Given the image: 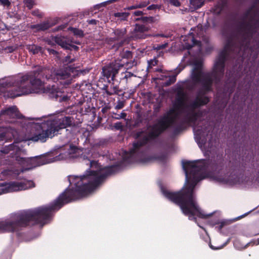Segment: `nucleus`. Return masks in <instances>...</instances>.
I'll list each match as a JSON object with an SVG mask.
<instances>
[{
  "label": "nucleus",
  "mask_w": 259,
  "mask_h": 259,
  "mask_svg": "<svg viewBox=\"0 0 259 259\" xmlns=\"http://www.w3.org/2000/svg\"><path fill=\"white\" fill-rule=\"evenodd\" d=\"M230 164L225 160L223 154H217L210 162L206 159L183 161V168L186 176L185 183L182 189L177 192H170L162 188L163 195L179 205L182 212L189 217V220L196 221L195 215L201 219H207L211 214H204L197 204L194 191L197 183L203 179L202 174L209 167L214 173V179L220 183L234 185L239 182L238 175H228L227 166Z\"/></svg>",
  "instance_id": "1"
},
{
  "label": "nucleus",
  "mask_w": 259,
  "mask_h": 259,
  "mask_svg": "<svg viewBox=\"0 0 259 259\" xmlns=\"http://www.w3.org/2000/svg\"><path fill=\"white\" fill-rule=\"evenodd\" d=\"M231 26L228 20H226L222 28V34L226 38L223 50L219 53L214 64L212 70L210 72L202 71V63L196 62L191 74L192 80L201 85V89L197 93L195 100L191 103L190 106L195 109L206 105L209 99L205 95L212 91V84L220 83L224 74L225 62L227 59L233 56V59L241 60L242 62L246 55H241L236 51V41L231 35H229Z\"/></svg>",
  "instance_id": "2"
},
{
  "label": "nucleus",
  "mask_w": 259,
  "mask_h": 259,
  "mask_svg": "<svg viewBox=\"0 0 259 259\" xmlns=\"http://www.w3.org/2000/svg\"><path fill=\"white\" fill-rule=\"evenodd\" d=\"M70 68L65 67L57 70H51L42 66H37L35 69L22 76L19 80L18 85L14 87L10 93L11 98H15L31 92V87L40 88L44 84V81L52 80L57 82L60 79L69 78Z\"/></svg>",
  "instance_id": "3"
},
{
  "label": "nucleus",
  "mask_w": 259,
  "mask_h": 259,
  "mask_svg": "<svg viewBox=\"0 0 259 259\" xmlns=\"http://www.w3.org/2000/svg\"><path fill=\"white\" fill-rule=\"evenodd\" d=\"M51 220V204L12 214L0 221V233L17 232L29 226L41 227Z\"/></svg>",
  "instance_id": "4"
},
{
  "label": "nucleus",
  "mask_w": 259,
  "mask_h": 259,
  "mask_svg": "<svg viewBox=\"0 0 259 259\" xmlns=\"http://www.w3.org/2000/svg\"><path fill=\"white\" fill-rule=\"evenodd\" d=\"M253 13V16H251L248 21L240 22L235 31L229 34L235 40L236 50L241 55H246V53L252 51L250 41L259 28V9Z\"/></svg>",
  "instance_id": "5"
},
{
  "label": "nucleus",
  "mask_w": 259,
  "mask_h": 259,
  "mask_svg": "<svg viewBox=\"0 0 259 259\" xmlns=\"http://www.w3.org/2000/svg\"><path fill=\"white\" fill-rule=\"evenodd\" d=\"M73 120V118L71 116L48 120L45 123L37 125V132L31 136L30 140L33 142L44 143L49 138H52L59 134L60 130L71 126Z\"/></svg>",
  "instance_id": "6"
},
{
  "label": "nucleus",
  "mask_w": 259,
  "mask_h": 259,
  "mask_svg": "<svg viewBox=\"0 0 259 259\" xmlns=\"http://www.w3.org/2000/svg\"><path fill=\"white\" fill-rule=\"evenodd\" d=\"M151 130L147 135L142 136L145 131H142L137 132L136 138L138 139L137 142H134L133 147L130 149L128 151H125L123 156L124 161L128 162L140 150V149L147 145L151 140H154L158 137L161 133L166 130L162 126L161 122L159 120L157 124L153 125Z\"/></svg>",
  "instance_id": "7"
},
{
  "label": "nucleus",
  "mask_w": 259,
  "mask_h": 259,
  "mask_svg": "<svg viewBox=\"0 0 259 259\" xmlns=\"http://www.w3.org/2000/svg\"><path fill=\"white\" fill-rule=\"evenodd\" d=\"M34 187L35 184L32 181H27L23 182H13L6 185L4 188H2L0 194L10 192L24 190Z\"/></svg>",
  "instance_id": "8"
},
{
  "label": "nucleus",
  "mask_w": 259,
  "mask_h": 259,
  "mask_svg": "<svg viewBox=\"0 0 259 259\" xmlns=\"http://www.w3.org/2000/svg\"><path fill=\"white\" fill-rule=\"evenodd\" d=\"M111 106L108 104L101 109L102 116H99L98 120L100 123L105 124V128L113 129V113L110 112Z\"/></svg>",
  "instance_id": "9"
},
{
  "label": "nucleus",
  "mask_w": 259,
  "mask_h": 259,
  "mask_svg": "<svg viewBox=\"0 0 259 259\" xmlns=\"http://www.w3.org/2000/svg\"><path fill=\"white\" fill-rule=\"evenodd\" d=\"M16 160L21 164L31 163L36 166H40L47 163L48 160L45 156L40 155L31 158H23L18 157Z\"/></svg>",
  "instance_id": "10"
},
{
  "label": "nucleus",
  "mask_w": 259,
  "mask_h": 259,
  "mask_svg": "<svg viewBox=\"0 0 259 259\" xmlns=\"http://www.w3.org/2000/svg\"><path fill=\"white\" fill-rule=\"evenodd\" d=\"M56 24V21L50 19L45 21L40 24L31 25L30 28L32 30H34V32L44 31L54 26Z\"/></svg>",
  "instance_id": "11"
},
{
  "label": "nucleus",
  "mask_w": 259,
  "mask_h": 259,
  "mask_svg": "<svg viewBox=\"0 0 259 259\" xmlns=\"http://www.w3.org/2000/svg\"><path fill=\"white\" fill-rule=\"evenodd\" d=\"M187 98L186 93L182 89L179 90L177 93L176 100L174 103V107L177 109L182 108L185 105Z\"/></svg>",
  "instance_id": "12"
},
{
  "label": "nucleus",
  "mask_w": 259,
  "mask_h": 259,
  "mask_svg": "<svg viewBox=\"0 0 259 259\" xmlns=\"http://www.w3.org/2000/svg\"><path fill=\"white\" fill-rule=\"evenodd\" d=\"M149 28L143 24H136L135 28L134 37L136 39H145L148 35L145 34V32L149 30Z\"/></svg>",
  "instance_id": "13"
},
{
  "label": "nucleus",
  "mask_w": 259,
  "mask_h": 259,
  "mask_svg": "<svg viewBox=\"0 0 259 259\" xmlns=\"http://www.w3.org/2000/svg\"><path fill=\"white\" fill-rule=\"evenodd\" d=\"M0 115H6L11 118L17 119H21L23 117L15 106L9 107V108L2 110Z\"/></svg>",
  "instance_id": "14"
},
{
  "label": "nucleus",
  "mask_w": 259,
  "mask_h": 259,
  "mask_svg": "<svg viewBox=\"0 0 259 259\" xmlns=\"http://www.w3.org/2000/svg\"><path fill=\"white\" fill-rule=\"evenodd\" d=\"M191 105V104H190ZM190 107L192 109V110L188 113L184 118V122H185L187 124H195L198 118L201 116V113L200 111L196 112L193 109L190 105H189ZM195 108V109H197Z\"/></svg>",
  "instance_id": "15"
},
{
  "label": "nucleus",
  "mask_w": 259,
  "mask_h": 259,
  "mask_svg": "<svg viewBox=\"0 0 259 259\" xmlns=\"http://www.w3.org/2000/svg\"><path fill=\"white\" fill-rule=\"evenodd\" d=\"M183 68L184 67H177L176 69V73L175 74L172 75H169L168 76H167L166 75H161L159 79L161 80H164V78H165L166 80L163 83V84L165 87L169 86L176 82L177 76L178 75V74H179L181 72V71L183 69Z\"/></svg>",
  "instance_id": "16"
},
{
  "label": "nucleus",
  "mask_w": 259,
  "mask_h": 259,
  "mask_svg": "<svg viewBox=\"0 0 259 259\" xmlns=\"http://www.w3.org/2000/svg\"><path fill=\"white\" fill-rule=\"evenodd\" d=\"M102 73L108 82L111 83V81H113V62H110L108 66L103 67Z\"/></svg>",
  "instance_id": "17"
},
{
  "label": "nucleus",
  "mask_w": 259,
  "mask_h": 259,
  "mask_svg": "<svg viewBox=\"0 0 259 259\" xmlns=\"http://www.w3.org/2000/svg\"><path fill=\"white\" fill-rule=\"evenodd\" d=\"M177 118L176 116L164 115L159 120L162 126L167 130L175 124Z\"/></svg>",
  "instance_id": "18"
},
{
  "label": "nucleus",
  "mask_w": 259,
  "mask_h": 259,
  "mask_svg": "<svg viewBox=\"0 0 259 259\" xmlns=\"http://www.w3.org/2000/svg\"><path fill=\"white\" fill-rule=\"evenodd\" d=\"M130 15V13L127 12L114 13V22L117 24H120L126 21Z\"/></svg>",
  "instance_id": "19"
},
{
  "label": "nucleus",
  "mask_w": 259,
  "mask_h": 259,
  "mask_svg": "<svg viewBox=\"0 0 259 259\" xmlns=\"http://www.w3.org/2000/svg\"><path fill=\"white\" fill-rule=\"evenodd\" d=\"M167 159V156L165 154H161L160 155H155L153 156H149L144 158L142 159L143 163L150 162L153 160H157L159 161L164 162Z\"/></svg>",
  "instance_id": "20"
},
{
  "label": "nucleus",
  "mask_w": 259,
  "mask_h": 259,
  "mask_svg": "<svg viewBox=\"0 0 259 259\" xmlns=\"http://www.w3.org/2000/svg\"><path fill=\"white\" fill-rule=\"evenodd\" d=\"M227 0H219L217 3L212 9V11L214 14L219 15L221 13L224 8L227 7Z\"/></svg>",
  "instance_id": "21"
},
{
  "label": "nucleus",
  "mask_w": 259,
  "mask_h": 259,
  "mask_svg": "<svg viewBox=\"0 0 259 259\" xmlns=\"http://www.w3.org/2000/svg\"><path fill=\"white\" fill-rule=\"evenodd\" d=\"M43 93L48 94L51 98L58 97L57 89L55 85H48L43 88Z\"/></svg>",
  "instance_id": "22"
},
{
  "label": "nucleus",
  "mask_w": 259,
  "mask_h": 259,
  "mask_svg": "<svg viewBox=\"0 0 259 259\" xmlns=\"http://www.w3.org/2000/svg\"><path fill=\"white\" fill-rule=\"evenodd\" d=\"M53 40L56 44L60 46L62 48L66 49H69L70 45L67 42L66 37L61 35H57L54 37Z\"/></svg>",
  "instance_id": "23"
},
{
  "label": "nucleus",
  "mask_w": 259,
  "mask_h": 259,
  "mask_svg": "<svg viewBox=\"0 0 259 259\" xmlns=\"http://www.w3.org/2000/svg\"><path fill=\"white\" fill-rule=\"evenodd\" d=\"M195 138L197 141H201L202 143H205L206 141V136H208V133L203 131L202 128H198L195 132Z\"/></svg>",
  "instance_id": "24"
},
{
  "label": "nucleus",
  "mask_w": 259,
  "mask_h": 259,
  "mask_svg": "<svg viewBox=\"0 0 259 259\" xmlns=\"http://www.w3.org/2000/svg\"><path fill=\"white\" fill-rule=\"evenodd\" d=\"M125 35V31L122 29H116L114 30V41L116 39L120 40L119 42L120 46L123 44L125 41L124 36ZM115 47V44H114V48Z\"/></svg>",
  "instance_id": "25"
},
{
  "label": "nucleus",
  "mask_w": 259,
  "mask_h": 259,
  "mask_svg": "<svg viewBox=\"0 0 259 259\" xmlns=\"http://www.w3.org/2000/svg\"><path fill=\"white\" fill-rule=\"evenodd\" d=\"M187 41H190V42H185V48L187 50L191 49L193 47L199 43V41L195 39L194 35L192 34V33H190L189 35L187 36Z\"/></svg>",
  "instance_id": "26"
},
{
  "label": "nucleus",
  "mask_w": 259,
  "mask_h": 259,
  "mask_svg": "<svg viewBox=\"0 0 259 259\" xmlns=\"http://www.w3.org/2000/svg\"><path fill=\"white\" fill-rule=\"evenodd\" d=\"M190 3L195 9H198L203 5L202 0H190Z\"/></svg>",
  "instance_id": "27"
},
{
  "label": "nucleus",
  "mask_w": 259,
  "mask_h": 259,
  "mask_svg": "<svg viewBox=\"0 0 259 259\" xmlns=\"http://www.w3.org/2000/svg\"><path fill=\"white\" fill-rule=\"evenodd\" d=\"M67 29L73 32V33L76 36L79 37H83L84 35L83 31L79 29L73 28L71 27H69Z\"/></svg>",
  "instance_id": "28"
},
{
  "label": "nucleus",
  "mask_w": 259,
  "mask_h": 259,
  "mask_svg": "<svg viewBox=\"0 0 259 259\" xmlns=\"http://www.w3.org/2000/svg\"><path fill=\"white\" fill-rule=\"evenodd\" d=\"M109 143V141L107 139H101L98 142H96L95 144V146L96 147H104L106 146Z\"/></svg>",
  "instance_id": "29"
},
{
  "label": "nucleus",
  "mask_w": 259,
  "mask_h": 259,
  "mask_svg": "<svg viewBox=\"0 0 259 259\" xmlns=\"http://www.w3.org/2000/svg\"><path fill=\"white\" fill-rule=\"evenodd\" d=\"M41 50V47L36 45H32L29 48V52L32 53L33 54H37Z\"/></svg>",
  "instance_id": "30"
},
{
  "label": "nucleus",
  "mask_w": 259,
  "mask_h": 259,
  "mask_svg": "<svg viewBox=\"0 0 259 259\" xmlns=\"http://www.w3.org/2000/svg\"><path fill=\"white\" fill-rule=\"evenodd\" d=\"M181 109H177L173 106V108L169 109V110L167 112V115L174 116L178 117L179 115V113L178 111L180 110Z\"/></svg>",
  "instance_id": "31"
},
{
  "label": "nucleus",
  "mask_w": 259,
  "mask_h": 259,
  "mask_svg": "<svg viewBox=\"0 0 259 259\" xmlns=\"http://www.w3.org/2000/svg\"><path fill=\"white\" fill-rule=\"evenodd\" d=\"M252 172L256 173V175L259 178V160L254 162L252 164Z\"/></svg>",
  "instance_id": "32"
},
{
  "label": "nucleus",
  "mask_w": 259,
  "mask_h": 259,
  "mask_svg": "<svg viewBox=\"0 0 259 259\" xmlns=\"http://www.w3.org/2000/svg\"><path fill=\"white\" fill-rule=\"evenodd\" d=\"M168 46V42H165L163 44L156 45L153 47L154 50L159 51L165 49Z\"/></svg>",
  "instance_id": "33"
},
{
  "label": "nucleus",
  "mask_w": 259,
  "mask_h": 259,
  "mask_svg": "<svg viewBox=\"0 0 259 259\" xmlns=\"http://www.w3.org/2000/svg\"><path fill=\"white\" fill-rule=\"evenodd\" d=\"M137 21L141 20L143 23L152 22L153 21V18L151 17H141L136 19Z\"/></svg>",
  "instance_id": "34"
},
{
  "label": "nucleus",
  "mask_w": 259,
  "mask_h": 259,
  "mask_svg": "<svg viewBox=\"0 0 259 259\" xmlns=\"http://www.w3.org/2000/svg\"><path fill=\"white\" fill-rule=\"evenodd\" d=\"M184 129V126L183 124H180V125L177 126L174 130V134L175 135H177Z\"/></svg>",
  "instance_id": "35"
},
{
  "label": "nucleus",
  "mask_w": 259,
  "mask_h": 259,
  "mask_svg": "<svg viewBox=\"0 0 259 259\" xmlns=\"http://www.w3.org/2000/svg\"><path fill=\"white\" fill-rule=\"evenodd\" d=\"M31 14L33 16H36L38 18H41L44 16V14L38 9L33 11Z\"/></svg>",
  "instance_id": "36"
},
{
  "label": "nucleus",
  "mask_w": 259,
  "mask_h": 259,
  "mask_svg": "<svg viewBox=\"0 0 259 259\" xmlns=\"http://www.w3.org/2000/svg\"><path fill=\"white\" fill-rule=\"evenodd\" d=\"M0 5L9 8L11 6L10 0H0Z\"/></svg>",
  "instance_id": "37"
},
{
  "label": "nucleus",
  "mask_w": 259,
  "mask_h": 259,
  "mask_svg": "<svg viewBox=\"0 0 259 259\" xmlns=\"http://www.w3.org/2000/svg\"><path fill=\"white\" fill-rule=\"evenodd\" d=\"M158 62V60L156 58L151 59L148 61V67L152 68L157 65Z\"/></svg>",
  "instance_id": "38"
},
{
  "label": "nucleus",
  "mask_w": 259,
  "mask_h": 259,
  "mask_svg": "<svg viewBox=\"0 0 259 259\" xmlns=\"http://www.w3.org/2000/svg\"><path fill=\"white\" fill-rule=\"evenodd\" d=\"M24 3L26 7L29 10L31 9L34 5V2L32 0H24Z\"/></svg>",
  "instance_id": "39"
},
{
  "label": "nucleus",
  "mask_w": 259,
  "mask_h": 259,
  "mask_svg": "<svg viewBox=\"0 0 259 259\" xmlns=\"http://www.w3.org/2000/svg\"><path fill=\"white\" fill-rule=\"evenodd\" d=\"M5 129L0 127V141H4L6 139V132Z\"/></svg>",
  "instance_id": "40"
},
{
  "label": "nucleus",
  "mask_w": 259,
  "mask_h": 259,
  "mask_svg": "<svg viewBox=\"0 0 259 259\" xmlns=\"http://www.w3.org/2000/svg\"><path fill=\"white\" fill-rule=\"evenodd\" d=\"M126 116V113L125 112H121L120 114L114 113V119H119L121 118H125Z\"/></svg>",
  "instance_id": "41"
},
{
  "label": "nucleus",
  "mask_w": 259,
  "mask_h": 259,
  "mask_svg": "<svg viewBox=\"0 0 259 259\" xmlns=\"http://www.w3.org/2000/svg\"><path fill=\"white\" fill-rule=\"evenodd\" d=\"M250 244H252V245H253L254 244L255 245H258L259 244V238L256 239V240H252L250 242L247 243L245 246H244V248H246L247 247H248Z\"/></svg>",
  "instance_id": "42"
},
{
  "label": "nucleus",
  "mask_w": 259,
  "mask_h": 259,
  "mask_svg": "<svg viewBox=\"0 0 259 259\" xmlns=\"http://www.w3.org/2000/svg\"><path fill=\"white\" fill-rule=\"evenodd\" d=\"M67 26H68L67 23H65V24H62V25L57 26V27H56L54 29V30L55 31L61 30H64L65 28H67Z\"/></svg>",
  "instance_id": "43"
},
{
  "label": "nucleus",
  "mask_w": 259,
  "mask_h": 259,
  "mask_svg": "<svg viewBox=\"0 0 259 259\" xmlns=\"http://www.w3.org/2000/svg\"><path fill=\"white\" fill-rule=\"evenodd\" d=\"M122 56L124 58H130L132 57V54L131 51L126 50L125 52L123 53Z\"/></svg>",
  "instance_id": "44"
},
{
  "label": "nucleus",
  "mask_w": 259,
  "mask_h": 259,
  "mask_svg": "<svg viewBox=\"0 0 259 259\" xmlns=\"http://www.w3.org/2000/svg\"><path fill=\"white\" fill-rule=\"evenodd\" d=\"M169 3L176 7H179L181 5V3L179 0H169Z\"/></svg>",
  "instance_id": "45"
},
{
  "label": "nucleus",
  "mask_w": 259,
  "mask_h": 259,
  "mask_svg": "<svg viewBox=\"0 0 259 259\" xmlns=\"http://www.w3.org/2000/svg\"><path fill=\"white\" fill-rule=\"evenodd\" d=\"M154 36L155 37H162L164 38H169L170 37L171 35H170L169 34H164L163 33H157L155 34Z\"/></svg>",
  "instance_id": "46"
},
{
  "label": "nucleus",
  "mask_w": 259,
  "mask_h": 259,
  "mask_svg": "<svg viewBox=\"0 0 259 259\" xmlns=\"http://www.w3.org/2000/svg\"><path fill=\"white\" fill-rule=\"evenodd\" d=\"M74 61L73 59H71L70 56H67L65 57L64 59V62L66 63H70Z\"/></svg>",
  "instance_id": "47"
},
{
  "label": "nucleus",
  "mask_w": 259,
  "mask_h": 259,
  "mask_svg": "<svg viewBox=\"0 0 259 259\" xmlns=\"http://www.w3.org/2000/svg\"><path fill=\"white\" fill-rule=\"evenodd\" d=\"M47 51L50 54L54 55L58 54V52L53 49L48 48Z\"/></svg>",
  "instance_id": "48"
},
{
  "label": "nucleus",
  "mask_w": 259,
  "mask_h": 259,
  "mask_svg": "<svg viewBox=\"0 0 259 259\" xmlns=\"http://www.w3.org/2000/svg\"><path fill=\"white\" fill-rule=\"evenodd\" d=\"M124 104L123 102H119L117 105L115 107V109H120L123 108Z\"/></svg>",
  "instance_id": "49"
},
{
  "label": "nucleus",
  "mask_w": 259,
  "mask_h": 259,
  "mask_svg": "<svg viewBox=\"0 0 259 259\" xmlns=\"http://www.w3.org/2000/svg\"><path fill=\"white\" fill-rule=\"evenodd\" d=\"M254 40L256 43L257 48H259V32L257 34L256 36L254 37Z\"/></svg>",
  "instance_id": "50"
},
{
  "label": "nucleus",
  "mask_w": 259,
  "mask_h": 259,
  "mask_svg": "<svg viewBox=\"0 0 259 259\" xmlns=\"http://www.w3.org/2000/svg\"><path fill=\"white\" fill-rule=\"evenodd\" d=\"M218 224H220L219 229H222L225 225H227V222L226 221H222Z\"/></svg>",
  "instance_id": "51"
},
{
  "label": "nucleus",
  "mask_w": 259,
  "mask_h": 259,
  "mask_svg": "<svg viewBox=\"0 0 259 259\" xmlns=\"http://www.w3.org/2000/svg\"><path fill=\"white\" fill-rule=\"evenodd\" d=\"M236 86V82L235 81H234L232 84V86L230 88V89H229V92L232 93L235 89Z\"/></svg>",
  "instance_id": "52"
},
{
  "label": "nucleus",
  "mask_w": 259,
  "mask_h": 259,
  "mask_svg": "<svg viewBox=\"0 0 259 259\" xmlns=\"http://www.w3.org/2000/svg\"><path fill=\"white\" fill-rule=\"evenodd\" d=\"M134 14L135 16H142L143 14V12L141 11H136L134 12Z\"/></svg>",
  "instance_id": "53"
},
{
  "label": "nucleus",
  "mask_w": 259,
  "mask_h": 259,
  "mask_svg": "<svg viewBox=\"0 0 259 259\" xmlns=\"http://www.w3.org/2000/svg\"><path fill=\"white\" fill-rule=\"evenodd\" d=\"M141 7L140 6H132L126 8L127 10H133Z\"/></svg>",
  "instance_id": "54"
},
{
  "label": "nucleus",
  "mask_w": 259,
  "mask_h": 259,
  "mask_svg": "<svg viewBox=\"0 0 259 259\" xmlns=\"http://www.w3.org/2000/svg\"><path fill=\"white\" fill-rule=\"evenodd\" d=\"M251 10V9H249L248 10H247L245 13V14H244V18H246L248 16L249 14H250V11Z\"/></svg>",
  "instance_id": "55"
},
{
  "label": "nucleus",
  "mask_w": 259,
  "mask_h": 259,
  "mask_svg": "<svg viewBox=\"0 0 259 259\" xmlns=\"http://www.w3.org/2000/svg\"><path fill=\"white\" fill-rule=\"evenodd\" d=\"M97 20L95 19H92L89 21V23L90 24H97Z\"/></svg>",
  "instance_id": "56"
},
{
  "label": "nucleus",
  "mask_w": 259,
  "mask_h": 259,
  "mask_svg": "<svg viewBox=\"0 0 259 259\" xmlns=\"http://www.w3.org/2000/svg\"><path fill=\"white\" fill-rule=\"evenodd\" d=\"M156 7V6L155 5H150L148 7V10H153L154 9H155Z\"/></svg>",
  "instance_id": "57"
},
{
  "label": "nucleus",
  "mask_w": 259,
  "mask_h": 259,
  "mask_svg": "<svg viewBox=\"0 0 259 259\" xmlns=\"http://www.w3.org/2000/svg\"><path fill=\"white\" fill-rule=\"evenodd\" d=\"M114 128L119 129V123H116L114 124Z\"/></svg>",
  "instance_id": "58"
},
{
  "label": "nucleus",
  "mask_w": 259,
  "mask_h": 259,
  "mask_svg": "<svg viewBox=\"0 0 259 259\" xmlns=\"http://www.w3.org/2000/svg\"><path fill=\"white\" fill-rule=\"evenodd\" d=\"M210 247L211 248H212V249H219V248H214V247H213V246L212 245H210Z\"/></svg>",
  "instance_id": "59"
},
{
  "label": "nucleus",
  "mask_w": 259,
  "mask_h": 259,
  "mask_svg": "<svg viewBox=\"0 0 259 259\" xmlns=\"http://www.w3.org/2000/svg\"><path fill=\"white\" fill-rule=\"evenodd\" d=\"M106 93H107L108 95H112V93H111V92H109V91H106Z\"/></svg>",
  "instance_id": "60"
},
{
  "label": "nucleus",
  "mask_w": 259,
  "mask_h": 259,
  "mask_svg": "<svg viewBox=\"0 0 259 259\" xmlns=\"http://www.w3.org/2000/svg\"><path fill=\"white\" fill-rule=\"evenodd\" d=\"M70 148L71 149H76V147L74 146H71Z\"/></svg>",
  "instance_id": "61"
},
{
  "label": "nucleus",
  "mask_w": 259,
  "mask_h": 259,
  "mask_svg": "<svg viewBox=\"0 0 259 259\" xmlns=\"http://www.w3.org/2000/svg\"><path fill=\"white\" fill-rule=\"evenodd\" d=\"M114 170H115V168L118 166V165L117 164V163L114 162Z\"/></svg>",
  "instance_id": "62"
},
{
  "label": "nucleus",
  "mask_w": 259,
  "mask_h": 259,
  "mask_svg": "<svg viewBox=\"0 0 259 259\" xmlns=\"http://www.w3.org/2000/svg\"><path fill=\"white\" fill-rule=\"evenodd\" d=\"M114 75H115V73L116 72H117V71L114 68Z\"/></svg>",
  "instance_id": "63"
},
{
  "label": "nucleus",
  "mask_w": 259,
  "mask_h": 259,
  "mask_svg": "<svg viewBox=\"0 0 259 259\" xmlns=\"http://www.w3.org/2000/svg\"><path fill=\"white\" fill-rule=\"evenodd\" d=\"M73 47L75 48V49H77L78 48V47L76 46H73Z\"/></svg>",
  "instance_id": "64"
}]
</instances>
